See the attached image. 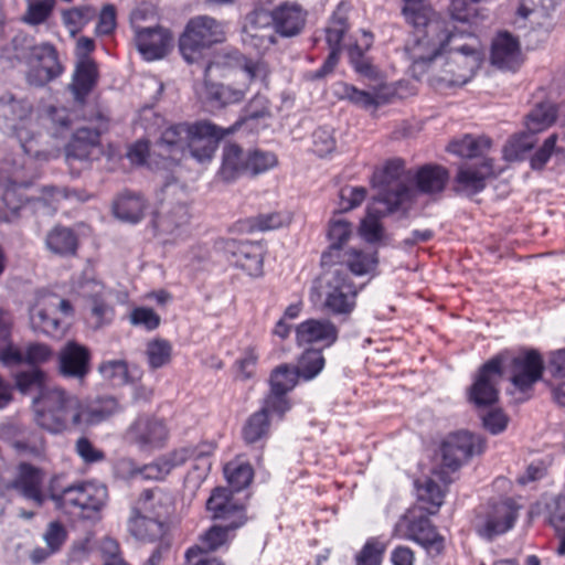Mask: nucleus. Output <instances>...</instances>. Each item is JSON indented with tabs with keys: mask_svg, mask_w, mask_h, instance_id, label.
Listing matches in <instances>:
<instances>
[{
	"mask_svg": "<svg viewBox=\"0 0 565 565\" xmlns=\"http://www.w3.org/2000/svg\"><path fill=\"white\" fill-rule=\"evenodd\" d=\"M484 0H451L449 14L452 20L471 23L481 15L480 4Z\"/></svg>",
	"mask_w": 565,
	"mask_h": 565,
	"instance_id": "e2e57ef3",
	"label": "nucleus"
},
{
	"mask_svg": "<svg viewBox=\"0 0 565 565\" xmlns=\"http://www.w3.org/2000/svg\"><path fill=\"white\" fill-rule=\"evenodd\" d=\"M206 510L213 520L224 525L211 526L202 536L200 545L210 554L227 542L228 532L243 526L247 521L246 507L232 495L227 488H215L206 501Z\"/></svg>",
	"mask_w": 565,
	"mask_h": 565,
	"instance_id": "20e7f679",
	"label": "nucleus"
},
{
	"mask_svg": "<svg viewBox=\"0 0 565 565\" xmlns=\"http://www.w3.org/2000/svg\"><path fill=\"white\" fill-rule=\"evenodd\" d=\"M397 526H405V537L419 544L429 555H440L445 548V539L426 515L412 512L401 518Z\"/></svg>",
	"mask_w": 565,
	"mask_h": 565,
	"instance_id": "aec40b11",
	"label": "nucleus"
},
{
	"mask_svg": "<svg viewBox=\"0 0 565 565\" xmlns=\"http://www.w3.org/2000/svg\"><path fill=\"white\" fill-rule=\"evenodd\" d=\"M430 12L431 8L426 0H404L403 14L415 29L427 28V24L439 22L429 19Z\"/></svg>",
	"mask_w": 565,
	"mask_h": 565,
	"instance_id": "4d7b16f0",
	"label": "nucleus"
},
{
	"mask_svg": "<svg viewBox=\"0 0 565 565\" xmlns=\"http://www.w3.org/2000/svg\"><path fill=\"white\" fill-rule=\"evenodd\" d=\"M15 135L28 156L39 160L50 159L51 149L44 146L42 141L43 135L40 131L34 130L26 122H21L15 127Z\"/></svg>",
	"mask_w": 565,
	"mask_h": 565,
	"instance_id": "37998d69",
	"label": "nucleus"
},
{
	"mask_svg": "<svg viewBox=\"0 0 565 565\" xmlns=\"http://www.w3.org/2000/svg\"><path fill=\"white\" fill-rule=\"evenodd\" d=\"M30 321L33 330L50 337H58L64 332L54 303H36L30 310Z\"/></svg>",
	"mask_w": 565,
	"mask_h": 565,
	"instance_id": "72a5a7b5",
	"label": "nucleus"
},
{
	"mask_svg": "<svg viewBox=\"0 0 565 565\" xmlns=\"http://www.w3.org/2000/svg\"><path fill=\"white\" fill-rule=\"evenodd\" d=\"M190 220L189 211L185 205H175L167 215H154L152 220L153 227L159 232L172 233L175 228L186 224Z\"/></svg>",
	"mask_w": 565,
	"mask_h": 565,
	"instance_id": "052dcab7",
	"label": "nucleus"
},
{
	"mask_svg": "<svg viewBox=\"0 0 565 565\" xmlns=\"http://www.w3.org/2000/svg\"><path fill=\"white\" fill-rule=\"evenodd\" d=\"M337 338L338 330L329 320L309 319L296 328V339L300 345L311 343L331 345Z\"/></svg>",
	"mask_w": 565,
	"mask_h": 565,
	"instance_id": "c756f323",
	"label": "nucleus"
},
{
	"mask_svg": "<svg viewBox=\"0 0 565 565\" xmlns=\"http://www.w3.org/2000/svg\"><path fill=\"white\" fill-rule=\"evenodd\" d=\"M92 352L75 340L67 341L57 355V372L64 379L83 382L92 370Z\"/></svg>",
	"mask_w": 565,
	"mask_h": 565,
	"instance_id": "412c9836",
	"label": "nucleus"
},
{
	"mask_svg": "<svg viewBox=\"0 0 565 565\" xmlns=\"http://www.w3.org/2000/svg\"><path fill=\"white\" fill-rule=\"evenodd\" d=\"M98 371L104 379L116 381L118 385L130 383L128 364L125 360L104 361L99 364Z\"/></svg>",
	"mask_w": 565,
	"mask_h": 565,
	"instance_id": "338daca9",
	"label": "nucleus"
},
{
	"mask_svg": "<svg viewBox=\"0 0 565 565\" xmlns=\"http://www.w3.org/2000/svg\"><path fill=\"white\" fill-rule=\"evenodd\" d=\"M12 487L36 504L43 503L42 475L41 470L34 466L26 462L20 463L19 473L12 482Z\"/></svg>",
	"mask_w": 565,
	"mask_h": 565,
	"instance_id": "f704fd0d",
	"label": "nucleus"
},
{
	"mask_svg": "<svg viewBox=\"0 0 565 565\" xmlns=\"http://www.w3.org/2000/svg\"><path fill=\"white\" fill-rule=\"evenodd\" d=\"M323 367L324 358L320 350L305 351L298 359L296 365H285V388L315 379Z\"/></svg>",
	"mask_w": 565,
	"mask_h": 565,
	"instance_id": "cd10ccee",
	"label": "nucleus"
},
{
	"mask_svg": "<svg viewBox=\"0 0 565 565\" xmlns=\"http://www.w3.org/2000/svg\"><path fill=\"white\" fill-rule=\"evenodd\" d=\"M484 53L478 40L465 35L461 42H455L435 66L429 76L430 85L437 90L461 87L467 84L480 68Z\"/></svg>",
	"mask_w": 565,
	"mask_h": 565,
	"instance_id": "7ed1b4c3",
	"label": "nucleus"
},
{
	"mask_svg": "<svg viewBox=\"0 0 565 565\" xmlns=\"http://www.w3.org/2000/svg\"><path fill=\"white\" fill-rule=\"evenodd\" d=\"M521 509L522 505L510 497L490 499L476 508L473 530L478 536L491 542L514 527Z\"/></svg>",
	"mask_w": 565,
	"mask_h": 565,
	"instance_id": "0eeeda50",
	"label": "nucleus"
},
{
	"mask_svg": "<svg viewBox=\"0 0 565 565\" xmlns=\"http://www.w3.org/2000/svg\"><path fill=\"white\" fill-rule=\"evenodd\" d=\"M40 119L46 135L55 139L66 137L73 126L72 113L65 107L49 106Z\"/></svg>",
	"mask_w": 565,
	"mask_h": 565,
	"instance_id": "4c0bfd02",
	"label": "nucleus"
},
{
	"mask_svg": "<svg viewBox=\"0 0 565 565\" xmlns=\"http://www.w3.org/2000/svg\"><path fill=\"white\" fill-rule=\"evenodd\" d=\"M405 172L404 161L393 159L385 163L383 169L373 173L372 184L379 189L375 203L386 205L388 212L406 209L414 199L413 190L402 180Z\"/></svg>",
	"mask_w": 565,
	"mask_h": 565,
	"instance_id": "1a4fd4ad",
	"label": "nucleus"
},
{
	"mask_svg": "<svg viewBox=\"0 0 565 565\" xmlns=\"http://www.w3.org/2000/svg\"><path fill=\"white\" fill-rule=\"evenodd\" d=\"M486 449V439L468 430L449 434L441 443L443 466L451 471L458 470L473 456L481 455Z\"/></svg>",
	"mask_w": 565,
	"mask_h": 565,
	"instance_id": "4468645a",
	"label": "nucleus"
},
{
	"mask_svg": "<svg viewBox=\"0 0 565 565\" xmlns=\"http://www.w3.org/2000/svg\"><path fill=\"white\" fill-rule=\"evenodd\" d=\"M53 356L52 348L42 342L28 343L22 352L20 350V361H13L12 365L28 364L38 367L40 364L49 362Z\"/></svg>",
	"mask_w": 565,
	"mask_h": 565,
	"instance_id": "680f3d73",
	"label": "nucleus"
},
{
	"mask_svg": "<svg viewBox=\"0 0 565 565\" xmlns=\"http://www.w3.org/2000/svg\"><path fill=\"white\" fill-rule=\"evenodd\" d=\"M154 518H169L175 509V500L172 492L161 488L146 489L139 499Z\"/></svg>",
	"mask_w": 565,
	"mask_h": 565,
	"instance_id": "ea45409f",
	"label": "nucleus"
},
{
	"mask_svg": "<svg viewBox=\"0 0 565 565\" xmlns=\"http://www.w3.org/2000/svg\"><path fill=\"white\" fill-rule=\"evenodd\" d=\"M306 20L307 12L299 4L285 2V38L298 35Z\"/></svg>",
	"mask_w": 565,
	"mask_h": 565,
	"instance_id": "69168bd1",
	"label": "nucleus"
},
{
	"mask_svg": "<svg viewBox=\"0 0 565 565\" xmlns=\"http://www.w3.org/2000/svg\"><path fill=\"white\" fill-rule=\"evenodd\" d=\"M243 33V42L246 45L254 47L258 53L267 51L277 43V35L282 36V4L275 6L273 10L255 8L246 17Z\"/></svg>",
	"mask_w": 565,
	"mask_h": 565,
	"instance_id": "9d476101",
	"label": "nucleus"
},
{
	"mask_svg": "<svg viewBox=\"0 0 565 565\" xmlns=\"http://www.w3.org/2000/svg\"><path fill=\"white\" fill-rule=\"evenodd\" d=\"M390 213L384 205L383 210L376 209L374 205L367 209L366 216L361 221L359 233L369 243H376L383 236V227L380 217Z\"/></svg>",
	"mask_w": 565,
	"mask_h": 565,
	"instance_id": "13d9d810",
	"label": "nucleus"
},
{
	"mask_svg": "<svg viewBox=\"0 0 565 565\" xmlns=\"http://www.w3.org/2000/svg\"><path fill=\"white\" fill-rule=\"evenodd\" d=\"M98 81L99 68L96 61L89 56H84V58H77L68 90L77 104L84 105L97 86Z\"/></svg>",
	"mask_w": 565,
	"mask_h": 565,
	"instance_id": "393cba45",
	"label": "nucleus"
},
{
	"mask_svg": "<svg viewBox=\"0 0 565 565\" xmlns=\"http://www.w3.org/2000/svg\"><path fill=\"white\" fill-rule=\"evenodd\" d=\"M98 124L95 128L82 127L76 129L65 147L68 161H92L100 153V136L108 129V118L102 113L96 114Z\"/></svg>",
	"mask_w": 565,
	"mask_h": 565,
	"instance_id": "6ab92c4d",
	"label": "nucleus"
},
{
	"mask_svg": "<svg viewBox=\"0 0 565 565\" xmlns=\"http://www.w3.org/2000/svg\"><path fill=\"white\" fill-rule=\"evenodd\" d=\"M557 110L554 104L542 102L527 114L525 126L534 135L548 128L556 119Z\"/></svg>",
	"mask_w": 565,
	"mask_h": 565,
	"instance_id": "8fccbe9b",
	"label": "nucleus"
},
{
	"mask_svg": "<svg viewBox=\"0 0 565 565\" xmlns=\"http://www.w3.org/2000/svg\"><path fill=\"white\" fill-rule=\"evenodd\" d=\"M352 235V224L342 217H334L330 221L328 237L330 246L328 250L323 252L321 256L322 265L332 266L335 257L341 256L345 249L343 245L350 239Z\"/></svg>",
	"mask_w": 565,
	"mask_h": 565,
	"instance_id": "c9c22d12",
	"label": "nucleus"
},
{
	"mask_svg": "<svg viewBox=\"0 0 565 565\" xmlns=\"http://www.w3.org/2000/svg\"><path fill=\"white\" fill-rule=\"evenodd\" d=\"M35 423L43 429L58 434L68 424L81 425V401L68 391H39L33 399Z\"/></svg>",
	"mask_w": 565,
	"mask_h": 565,
	"instance_id": "39448f33",
	"label": "nucleus"
},
{
	"mask_svg": "<svg viewBox=\"0 0 565 565\" xmlns=\"http://www.w3.org/2000/svg\"><path fill=\"white\" fill-rule=\"evenodd\" d=\"M128 526L130 533L140 541L154 542L166 533L164 522L154 516H145L139 512L130 518Z\"/></svg>",
	"mask_w": 565,
	"mask_h": 565,
	"instance_id": "a18cd8bd",
	"label": "nucleus"
},
{
	"mask_svg": "<svg viewBox=\"0 0 565 565\" xmlns=\"http://www.w3.org/2000/svg\"><path fill=\"white\" fill-rule=\"evenodd\" d=\"M507 359L509 350H503L484 362L476 373L470 388H495L507 371Z\"/></svg>",
	"mask_w": 565,
	"mask_h": 565,
	"instance_id": "2f4dec72",
	"label": "nucleus"
},
{
	"mask_svg": "<svg viewBox=\"0 0 565 565\" xmlns=\"http://www.w3.org/2000/svg\"><path fill=\"white\" fill-rule=\"evenodd\" d=\"M137 50L146 61L163 58L172 47V32L163 26L136 28Z\"/></svg>",
	"mask_w": 565,
	"mask_h": 565,
	"instance_id": "5701e85b",
	"label": "nucleus"
},
{
	"mask_svg": "<svg viewBox=\"0 0 565 565\" xmlns=\"http://www.w3.org/2000/svg\"><path fill=\"white\" fill-rule=\"evenodd\" d=\"M13 318L10 311L0 308V362L12 365L20 361V349L12 340Z\"/></svg>",
	"mask_w": 565,
	"mask_h": 565,
	"instance_id": "c03bdc74",
	"label": "nucleus"
},
{
	"mask_svg": "<svg viewBox=\"0 0 565 565\" xmlns=\"http://www.w3.org/2000/svg\"><path fill=\"white\" fill-rule=\"evenodd\" d=\"M191 122H179L167 127L158 141V146L164 150L169 157L186 151V143Z\"/></svg>",
	"mask_w": 565,
	"mask_h": 565,
	"instance_id": "49530a36",
	"label": "nucleus"
},
{
	"mask_svg": "<svg viewBox=\"0 0 565 565\" xmlns=\"http://www.w3.org/2000/svg\"><path fill=\"white\" fill-rule=\"evenodd\" d=\"M31 58L38 63V66L28 72L26 78L31 85L44 86L64 72L58 52L52 43L44 42L32 46Z\"/></svg>",
	"mask_w": 565,
	"mask_h": 565,
	"instance_id": "4be33fe9",
	"label": "nucleus"
},
{
	"mask_svg": "<svg viewBox=\"0 0 565 565\" xmlns=\"http://www.w3.org/2000/svg\"><path fill=\"white\" fill-rule=\"evenodd\" d=\"M148 202L145 196L131 190H124L116 195L111 204L115 217L130 224L139 223L146 213Z\"/></svg>",
	"mask_w": 565,
	"mask_h": 565,
	"instance_id": "c85d7f7f",
	"label": "nucleus"
},
{
	"mask_svg": "<svg viewBox=\"0 0 565 565\" xmlns=\"http://www.w3.org/2000/svg\"><path fill=\"white\" fill-rule=\"evenodd\" d=\"M490 62L499 70L516 71L522 64L518 39L509 32L499 33L491 43Z\"/></svg>",
	"mask_w": 565,
	"mask_h": 565,
	"instance_id": "a878e982",
	"label": "nucleus"
},
{
	"mask_svg": "<svg viewBox=\"0 0 565 565\" xmlns=\"http://www.w3.org/2000/svg\"><path fill=\"white\" fill-rule=\"evenodd\" d=\"M492 175H494L492 160L486 158L479 166L459 168L454 189L465 195L477 194L484 189L486 180Z\"/></svg>",
	"mask_w": 565,
	"mask_h": 565,
	"instance_id": "bb28decb",
	"label": "nucleus"
},
{
	"mask_svg": "<svg viewBox=\"0 0 565 565\" xmlns=\"http://www.w3.org/2000/svg\"><path fill=\"white\" fill-rule=\"evenodd\" d=\"M226 40V24L210 15L191 18L179 38V50L188 63L198 62L204 53Z\"/></svg>",
	"mask_w": 565,
	"mask_h": 565,
	"instance_id": "423d86ee",
	"label": "nucleus"
},
{
	"mask_svg": "<svg viewBox=\"0 0 565 565\" xmlns=\"http://www.w3.org/2000/svg\"><path fill=\"white\" fill-rule=\"evenodd\" d=\"M107 499V487L96 481L76 482L60 493L52 494V500L58 509L84 519H90L98 513L106 505Z\"/></svg>",
	"mask_w": 565,
	"mask_h": 565,
	"instance_id": "6e6552de",
	"label": "nucleus"
},
{
	"mask_svg": "<svg viewBox=\"0 0 565 565\" xmlns=\"http://www.w3.org/2000/svg\"><path fill=\"white\" fill-rule=\"evenodd\" d=\"M79 238L76 232L67 226L57 224L45 236L46 249L58 257H74L77 254Z\"/></svg>",
	"mask_w": 565,
	"mask_h": 565,
	"instance_id": "7c9ffc66",
	"label": "nucleus"
},
{
	"mask_svg": "<svg viewBox=\"0 0 565 565\" xmlns=\"http://www.w3.org/2000/svg\"><path fill=\"white\" fill-rule=\"evenodd\" d=\"M282 412V391H270L260 409L250 414L242 427V438L248 446L265 441L270 433L273 414Z\"/></svg>",
	"mask_w": 565,
	"mask_h": 565,
	"instance_id": "f3484780",
	"label": "nucleus"
},
{
	"mask_svg": "<svg viewBox=\"0 0 565 565\" xmlns=\"http://www.w3.org/2000/svg\"><path fill=\"white\" fill-rule=\"evenodd\" d=\"M95 17L96 9L92 6L75 7L62 13L63 23L72 35L81 32Z\"/></svg>",
	"mask_w": 565,
	"mask_h": 565,
	"instance_id": "bf43d9fd",
	"label": "nucleus"
},
{
	"mask_svg": "<svg viewBox=\"0 0 565 565\" xmlns=\"http://www.w3.org/2000/svg\"><path fill=\"white\" fill-rule=\"evenodd\" d=\"M120 409L118 401L113 396H103L90 403L81 402L83 414L81 424L96 425L107 419Z\"/></svg>",
	"mask_w": 565,
	"mask_h": 565,
	"instance_id": "58836bf2",
	"label": "nucleus"
},
{
	"mask_svg": "<svg viewBox=\"0 0 565 565\" xmlns=\"http://www.w3.org/2000/svg\"><path fill=\"white\" fill-rule=\"evenodd\" d=\"M386 551V543L377 537L366 540L362 550L355 556L356 565H380L383 554Z\"/></svg>",
	"mask_w": 565,
	"mask_h": 565,
	"instance_id": "0e129e2a",
	"label": "nucleus"
},
{
	"mask_svg": "<svg viewBox=\"0 0 565 565\" xmlns=\"http://www.w3.org/2000/svg\"><path fill=\"white\" fill-rule=\"evenodd\" d=\"M31 181L0 178V196L8 211H0V222L10 223L20 216V211L34 215H53L63 200L71 196L66 188L45 186L40 196H33Z\"/></svg>",
	"mask_w": 565,
	"mask_h": 565,
	"instance_id": "f257e3e1",
	"label": "nucleus"
},
{
	"mask_svg": "<svg viewBox=\"0 0 565 565\" xmlns=\"http://www.w3.org/2000/svg\"><path fill=\"white\" fill-rule=\"evenodd\" d=\"M180 466H182L181 452L170 451L141 468L131 470V476L140 475L145 480H163Z\"/></svg>",
	"mask_w": 565,
	"mask_h": 565,
	"instance_id": "79ce46f5",
	"label": "nucleus"
},
{
	"mask_svg": "<svg viewBox=\"0 0 565 565\" xmlns=\"http://www.w3.org/2000/svg\"><path fill=\"white\" fill-rule=\"evenodd\" d=\"M224 473L228 484L233 491H241L248 487L254 479V469L249 462L241 461L238 459L227 462L224 467Z\"/></svg>",
	"mask_w": 565,
	"mask_h": 565,
	"instance_id": "3c124183",
	"label": "nucleus"
},
{
	"mask_svg": "<svg viewBox=\"0 0 565 565\" xmlns=\"http://www.w3.org/2000/svg\"><path fill=\"white\" fill-rule=\"evenodd\" d=\"M259 360V352L256 344L252 343L244 348L241 355L233 363V371L236 379L246 381L256 375Z\"/></svg>",
	"mask_w": 565,
	"mask_h": 565,
	"instance_id": "864d4df0",
	"label": "nucleus"
},
{
	"mask_svg": "<svg viewBox=\"0 0 565 565\" xmlns=\"http://www.w3.org/2000/svg\"><path fill=\"white\" fill-rule=\"evenodd\" d=\"M545 370L542 354L536 349H521L516 354L509 350L507 373L515 388H531L543 377Z\"/></svg>",
	"mask_w": 565,
	"mask_h": 565,
	"instance_id": "2eb2a0df",
	"label": "nucleus"
},
{
	"mask_svg": "<svg viewBox=\"0 0 565 565\" xmlns=\"http://www.w3.org/2000/svg\"><path fill=\"white\" fill-rule=\"evenodd\" d=\"M349 7L341 2L332 13L328 25L326 26V42L330 53L322 66L312 73V79H321L331 74L337 66L342 51V41L350 29L349 25Z\"/></svg>",
	"mask_w": 565,
	"mask_h": 565,
	"instance_id": "a211bd4d",
	"label": "nucleus"
},
{
	"mask_svg": "<svg viewBox=\"0 0 565 565\" xmlns=\"http://www.w3.org/2000/svg\"><path fill=\"white\" fill-rule=\"evenodd\" d=\"M462 40L465 34L449 30L445 22H433L427 28L415 29L405 46L412 76L420 79L439 64L455 42Z\"/></svg>",
	"mask_w": 565,
	"mask_h": 565,
	"instance_id": "f03ea898",
	"label": "nucleus"
},
{
	"mask_svg": "<svg viewBox=\"0 0 565 565\" xmlns=\"http://www.w3.org/2000/svg\"><path fill=\"white\" fill-rule=\"evenodd\" d=\"M379 259L376 252L366 253L355 248L345 249L341 256L335 257L332 265H340L345 273L349 270L355 276L373 274L376 269Z\"/></svg>",
	"mask_w": 565,
	"mask_h": 565,
	"instance_id": "473e14b6",
	"label": "nucleus"
},
{
	"mask_svg": "<svg viewBox=\"0 0 565 565\" xmlns=\"http://www.w3.org/2000/svg\"><path fill=\"white\" fill-rule=\"evenodd\" d=\"M125 438L140 451H154L168 445L170 427L164 417L140 414L127 428Z\"/></svg>",
	"mask_w": 565,
	"mask_h": 565,
	"instance_id": "f8f14e48",
	"label": "nucleus"
},
{
	"mask_svg": "<svg viewBox=\"0 0 565 565\" xmlns=\"http://www.w3.org/2000/svg\"><path fill=\"white\" fill-rule=\"evenodd\" d=\"M239 124H233L225 129L205 119L191 122L186 150L198 162H209L214 157L218 142L225 136L234 134Z\"/></svg>",
	"mask_w": 565,
	"mask_h": 565,
	"instance_id": "ddd939ff",
	"label": "nucleus"
},
{
	"mask_svg": "<svg viewBox=\"0 0 565 565\" xmlns=\"http://www.w3.org/2000/svg\"><path fill=\"white\" fill-rule=\"evenodd\" d=\"M490 147L491 140L487 137L465 135L462 138L450 141L447 150L461 158H477L484 156Z\"/></svg>",
	"mask_w": 565,
	"mask_h": 565,
	"instance_id": "de8ad7c7",
	"label": "nucleus"
},
{
	"mask_svg": "<svg viewBox=\"0 0 565 565\" xmlns=\"http://www.w3.org/2000/svg\"><path fill=\"white\" fill-rule=\"evenodd\" d=\"M448 180V170L438 164H425L415 174V184L418 191L429 195L443 192Z\"/></svg>",
	"mask_w": 565,
	"mask_h": 565,
	"instance_id": "e433bc0d",
	"label": "nucleus"
},
{
	"mask_svg": "<svg viewBox=\"0 0 565 565\" xmlns=\"http://www.w3.org/2000/svg\"><path fill=\"white\" fill-rule=\"evenodd\" d=\"M417 490V499L420 502V509L427 514L435 515L444 503V492L439 484L430 479L426 478L423 482H415Z\"/></svg>",
	"mask_w": 565,
	"mask_h": 565,
	"instance_id": "09e8293b",
	"label": "nucleus"
},
{
	"mask_svg": "<svg viewBox=\"0 0 565 565\" xmlns=\"http://www.w3.org/2000/svg\"><path fill=\"white\" fill-rule=\"evenodd\" d=\"M56 0H28L21 21L30 26L45 23L53 14Z\"/></svg>",
	"mask_w": 565,
	"mask_h": 565,
	"instance_id": "5fc2aeb1",
	"label": "nucleus"
},
{
	"mask_svg": "<svg viewBox=\"0 0 565 565\" xmlns=\"http://www.w3.org/2000/svg\"><path fill=\"white\" fill-rule=\"evenodd\" d=\"M359 288L342 268H333L326 282L324 307L334 316H349L356 305Z\"/></svg>",
	"mask_w": 565,
	"mask_h": 565,
	"instance_id": "dca6fc26",
	"label": "nucleus"
},
{
	"mask_svg": "<svg viewBox=\"0 0 565 565\" xmlns=\"http://www.w3.org/2000/svg\"><path fill=\"white\" fill-rule=\"evenodd\" d=\"M277 163L274 153L255 149L246 153L247 174L256 175L267 171Z\"/></svg>",
	"mask_w": 565,
	"mask_h": 565,
	"instance_id": "774afa93",
	"label": "nucleus"
},
{
	"mask_svg": "<svg viewBox=\"0 0 565 565\" xmlns=\"http://www.w3.org/2000/svg\"><path fill=\"white\" fill-rule=\"evenodd\" d=\"M282 224V217L279 213L258 214L256 216L238 220L235 228L239 233L253 234L265 232L279 227Z\"/></svg>",
	"mask_w": 565,
	"mask_h": 565,
	"instance_id": "603ef678",
	"label": "nucleus"
},
{
	"mask_svg": "<svg viewBox=\"0 0 565 565\" xmlns=\"http://www.w3.org/2000/svg\"><path fill=\"white\" fill-rule=\"evenodd\" d=\"M499 391H468V401L479 411L484 429L499 435L507 429L509 417L500 408H491L499 397Z\"/></svg>",
	"mask_w": 565,
	"mask_h": 565,
	"instance_id": "b1692460",
	"label": "nucleus"
},
{
	"mask_svg": "<svg viewBox=\"0 0 565 565\" xmlns=\"http://www.w3.org/2000/svg\"><path fill=\"white\" fill-rule=\"evenodd\" d=\"M173 348L169 340L157 338L147 343L146 356L151 370L161 369L172 360Z\"/></svg>",
	"mask_w": 565,
	"mask_h": 565,
	"instance_id": "6e6d98bb",
	"label": "nucleus"
},
{
	"mask_svg": "<svg viewBox=\"0 0 565 565\" xmlns=\"http://www.w3.org/2000/svg\"><path fill=\"white\" fill-rule=\"evenodd\" d=\"M215 249L230 266L253 277L263 274L265 247L260 242L221 238L215 243Z\"/></svg>",
	"mask_w": 565,
	"mask_h": 565,
	"instance_id": "9b49d317",
	"label": "nucleus"
},
{
	"mask_svg": "<svg viewBox=\"0 0 565 565\" xmlns=\"http://www.w3.org/2000/svg\"><path fill=\"white\" fill-rule=\"evenodd\" d=\"M242 174H247L246 153L236 143H228L223 149L221 178L231 182Z\"/></svg>",
	"mask_w": 565,
	"mask_h": 565,
	"instance_id": "a19ab883",
	"label": "nucleus"
}]
</instances>
